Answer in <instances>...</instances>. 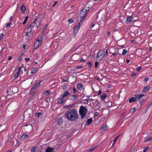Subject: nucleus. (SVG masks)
Returning a JSON list of instances; mask_svg holds the SVG:
<instances>
[{"mask_svg": "<svg viewBox=\"0 0 152 152\" xmlns=\"http://www.w3.org/2000/svg\"><path fill=\"white\" fill-rule=\"evenodd\" d=\"M107 96L105 94H104L100 96V98L102 100H104L105 99Z\"/></svg>", "mask_w": 152, "mask_h": 152, "instance_id": "obj_21", "label": "nucleus"}, {"mask_svg": "<svg viewBox=\"0 0 152 152\" xmlns=\"http://www.w3.org/2000/svg\"><path fill=\"white\" fill-rule=\"evenodd\" d=\"M80 61L82 62H84L85 61V60L83 59V58L80 60Z\"/></svg>", "mask_w": 152, "mask_h": 152, "instance_id": "obj_62", "label": "nucleus"}, {"mask_svg": "<svg viewBox=\"0 0 152 152\" xmlns=\"http://www.w3.org/2000/svg\"><path fill=\"white\" fill-rule=\"evenodd\" d=\"M95 79H96L98 81H99L100 80L99 77L97 78V77H95Z\"/></svg>", "mask_w": 152, "mask_h": 152, "instance_id": "obj_63", "label": "nucleus"}, {"mask_svg": "<svg viewBox=\"0 0 152 152\" xmlns=\"http://www.w3.org/2000/svg\"><path fill=\"white\" fill-rule=\"evenodd\" d=\"M39 42L36 41L34 43V49H37L39 47Z\"/></svg>", "mask_w": 152, "mask_h": 152, "instance_id": "obj_13", "label": "nucleus"}, {"mask_svg": "<svg viewBox=\"0 0 152 152\" xmlns=\"http://www.w3.org/2000/svg\"><path fill=\"white\" fill-rule=\"evenodd\" d=\"M137 74V73L136 72H133L132 73V74L131 75V76L132 77H134L136 76Z\"/></svg>", "mask_w": 152, "mask_h": 152, "instance_id": "obj_51", "label": "nucleus"}, {"mask_svg": "<svg viewBox=\"0 0 152 152\" xmlns=\"http://www.w3.org/2000/svg\"><path fill=\"white\" fill-rule=\"evenodd\" d=\"M13 17L12 16H11L10 19V21H11L13 19Z\"/></svg>", "mask_w": 152, "mask_h": 152, "instance_id": "obj_59", "label": "nucleus"}, {"mask_svg": "<svg viewBox=\"0 0 152 152\" xmlns=\"http://www.w3.org/2000/svg\"><path fill=\"white\" fill-rule=\"evenodd\" d=\"M82 23H81V21H80L78 23V25H77L76 27L74 28V32L75 37H76L77 32L80 28V24H81Z\"/></svg>", "mask_w": 152, "mask_h": 152, "instance_id": "obj_7", "label": "nucleus"}, {"mask_svg": "<svg viewBox=\"0 0 152 152\" xmlns=\"http://www.w3.org/2000/svg\"><path fill=\"white\" fill-rule=\"evenodd\" d=\"M150 88V86H145L142 89V92H145L148 90Z\"/></svg>", "mask_w": 152, "mask_h": 152, "instance_id": "obj_17", "label": "nucleus"}, {"mask_svg": "<svg viewBox=\"0 0 152 152\" xmlns=\"http://www.w3.org/2000/svg\"><path fill=\"white\" fill-rule=\"evenodd\" d=\"M102 93V92L101 90H99V92L97 94L98 95H99L101 94Z\"/></svg>", "mask_w": 152, "mask_h": 152, "instance_id": "obj_53", "label": "nucleus"}, {"mask_svg": "<svg viewBox=\"0 0 152 152\" xmlns=\"http://www.w3.org/2000/svg\"><path fill=\"white\" fill-rule=\"evenodd\" d=\"M61 97H59L57 99V102L60 104H63L67 100V99L63 97L62 95H61Z\"/></svg>", "mask_w": 152, "mask_h": 152, "instance_id": "obj_6", "label": "nucleus"}, {"mask_svg": "<svg viewBox=\"0 0 152 152\" xmlns=\"http://www.w3.org/2000/svg\"><path fill=\"white\" fill-rule=\"evenodd\" d=\"M152 105V103H151L145 109L144 111V112L145 113H146L148 109V108L149 107L151 106Z\"/></svg>", "mask_w": 152, "mask_h": 152, "instance_id": "obj_31", "label": "nucleus"}, {"mask_svg": "<svg viewBox=\"0 0 152 152\" xmlns=\"http://www.w3.org/2000/svg\"><path fill=\"white\" fill-rule=\"evenodd\" d=\"M136 100V98L135 97H132L130 98L129 100V102L130 103H132Z\"/></svg>", "mask_w": 152, "mask_h": 152, "instance_id": "obj_20", "label": "nucleus"}, {"mask_svg": "<svg viewBox=\"0 0 152 152\" xmlns=\"http://www.w3.org/2000/svg\"><path fill=\"white\" fill-rule=\"evenodd\" d=\"M105 53L104 54V56L105 57H106L108 55V49L107 48H104V49H103V50L104 51H105Z\"/></svg>", "mask_w": 152, "mask_h": 152, "instance_id": "obj_22", "label": "nucleus"}, {"mask_svg": "<svg viewBox=\"0 0 152 152\" xmlns=\"http://www.w3.org/2000/svg\"><path fill=\"white\" fill-rule=\"evenodd\" d=\"M37 70V67H34L31 69V73L32 74L35 73Z\"/></svg>", "mask_w": 152, "mask_h": 152, "instance_id": "obj_25", "label": "nucleus"}, {"mask_svg": "<svg viewBox=\"0 0 152 152\" xmlns=\"http://www.w3.org/2000/svg\"><path fill=\"white\" fill-rule=\"evenodd\" d=\"M149 80V78L148 77H146L144 79V82H146Z\"/></svg>", "mask_w": 152, "mask_h": 152, "instance_id": "obj_46", "label": "nucleus"}, {"mask_svg": "<svg viewBox=\"0 0 152 152\" xmlns=\"http://www.w3.org/2000/svg\"><path fill=\"white\" fill-rule=\"evenodd\" d=\"M118 49L117 48H115L114 50V51L116 53L117 52L118 54H119V53L118 52Z\"/></svg>", "mask_w": 152, "mask_h": 152, "instance_id": "obj_56", "label": "nucleus"}, {"mask_svg": "<svg viewBox=\"0 0 152 152\" xmlns=\"http://www.w3.org/2000/svg\"><path fill=\"white\" fill-rule=\"evenodd\" d=\"M104 57V54L103 55L102 50H100L96 56V58L98 60L101 61Z\"/></svg>", "mask_w": 152, "mask_h": 152, "instance_id": "obj_5", "label": "nucleus"}, {"mask_svg": "<svg viewBox=\"0 0 152 152\" xmlns=\"http://www.w3.org/2000/svg\"><path fill=\"white\" fill-rule=\"evenodd\" d=\"M57 3H58L57 1H55L54 2V4L52 5V7H55V6L57 4Z\"/></svg>", "mask_w": 152, "mask_h": 152, "instance_id": "obj_52", "label": "nucleus"}, {"mask_svg": "<svg viewBox=\"0 0 152 152\" xmlns=\"http://www.w3.org/2000/svg\"><path fill=\"white\" fill-rule=\"evenodd\" d=\"M65 115L67 119L71 121H76L78 118L77 110L75 108L69 109L67 110Z\"/></svg>", "mask_w": 152, "mask_h": 152, "instance_id": "obj_1", "label": "nucleus"}, {"mask_svg": "<svg viewBox=\"0 0 152 152\" xmlns=\"http://www.w3.org/2000/svg\"><path fill=\"white\" fill-rule=\"evenodd\" d=\"M98 64V63L97 61H96L95 62V67L96 68L97 67Z\"/></svg>", "mask_w": 152, "mask_h": 152, "instance_id": "obj_50", "label": "nucleus"}, {"mask_svg": "<svg viewBox=\"0 0 152 152\" xmlns=\"http://www.w3.org/2000/svg\"><path fill=\"white\" fill-rule=\"evenodd\" d=\"M47 27H48V25L47 24L45 25L44 28L43 30L42 31V33L43 34V33H44L45 32V31H46L47 29Z\"/></svg>", "mask_w": 152, "mask_h": 152, "instance_id": "obj_30", "label": "nucleus"}, {"mask_svg": "<svg viewBox=\"0 0 152 152\" xmlns=\"http://www.w3.org/2000/svg\"><path fill=\"white\" fill-rule=\"evenodd\" d=\"M63 120L62 118H58L56 119V122L58 125L61 124L63 122Z\"/></svg>", "mask_w": 152, "mask_h": 152, "instance_id": "obj_10", "label": "nucleus"}, {"mask_svg": "<svg viewBox=\"0 0 152 152\" xmlns=\"http://www.w3.org/2000/svg\"><path fill=\"white\" fill-rule=\"evenodd\" d=\"M77 87L79 90H82L83 88V86L82 84L81 83H78L77 85Z\"/></svg>", "mask_w": 152, "mask_h": 152, "instance_id": "obj_12", "label": "nucleus"}, {"mask_svg": "<svg viewBox=\"0 0 152 152\" xmlns=\"http://www.w3.org/2000/svg\"><path fill=\"white\" fill-rule=\"evenodd\" d=\"M42 81L40 80H38L37 81L35 82L34 84L32 87L31 90H32L36 88H38L40 86V83H41Z\"/></svg>", "mask_w": 152, "mask_h": 152, "instance_id": "obj_4", "label": "nucleus"}, {"mask_svg": "<svg viewBox=\"0 0 152 152\" xmlns=\"http://www.w3.org/2000/svg\"><path fill=\"white\" fill-rule=\"evenodd\" d=\"M86 64L88 65V67L89 68H91L92 67V64L90 62H88L86 63Z\"/></svg>", "mask_w": 152, "mask_h": 152, "instance_id": "obj_32", "label": "nucleus"}, {"mask_svg": "<svg viewBox=\"0 0 152 152\" xmlns=\"http://www.w3.org/2000/svg\"><path fill=\"white\" fill-rule=\"evenodd\" d=\"M4 35V34L2 33H1L0 34V40L2 39L3 38V37Z\"/></svg>", "mask_w": 152, "mask_h": 152, "instance_id": "obj_49", "label": "nucleus"}, {"mask_svg": "<svg viewBox=\"0 0 152 152\" xmlns=\"http://www.w3.org/2000/svg\"><path fill=\"white\" fill-rule=\"evenodd\" d=\"M34 96H31L27 101V103H29V102H31L34 99Z\"/></svg>", "mask_w": 152, "mask_h": 152, "instance_id": "obj_26", "label": "nucleus"}, {"mask_svg": "<svg viewBox=\"0 0 152 152\" xmlns=\"http://www.w3.org/2000/svg\"><path fill=\"white\" fill-rule=\"evenodd\" d=\"M36 148L35 147H33L32 148L31 150V152H35Z\"/></svg>", "mask_w": 152, "mask_h": 152, "instance_id": "obj_44", "label": "nucleus"}, {"mask_svg": "<svg viewBox=\"0 0 152 152\" xmlns=\"http://www.w3.org/2000/svg\"><path fill=\"white\" fill-rule=\"evenodd\" d=\"M62 81L63 82H66V79H63L62 80Z\"/></svg>", "mask_w": 152, "mask_h": 152, "instance_id": "obj_60", "label": "nucleus"}, {"mask_svg": "<svg viewBox=\"0 0 152 152\" xmlns=\"http://www.w3.org/2000/svg\"><path fill=\"white\" fill-rule=\"evenodd\" d=\"M133 19V17L132 16H128L126 19V21L128 22L129 23L132 21Z\"/></svg>", "mask_w": 152, "mask_h": 152, "instance_id": "obj_14", "label": "nucleus"}, {"mask_svg": "<svg viewBox=\"0 0 152 152\" xmlns=\"http://www.w3.org/2000/svg\"><path fill=\"white\" fill-rule=\"evenodd\" d=\"M141 69V67L140 66L137 67L136 68V70L137 72H139Z\"/></svg>", "mask_w": 152, "mask_h": 152, "instance_id": "obj_37", "label": "nucleus"}, {"mask_svg": "<svg viewBox=\"0 0 152 152\" xmlns=\"http://www.w3.org/2000/svg\"><path fill=\"white\" fill-rule=\"evenodd\" d=\"M41 18H36L34 22V23H35L36 25V27L38 28V26L41 22Z\"/></svg>", "mask_w": 152, "mask_h": 152, "instance_id": "obj_8", "label": "nucleus"}, {"mask_svg": "<svg viewBox=\"0 0 152 152\" xmlns=\"http://www.w3.org/2000/svg\"><path fill=\"white\" fill-rule=\"evenodd\" d=\"M18 75H19V74L16 72L15 74L14 75V78L16 79L18 77Z\"/></svg>", "mask_w": 152, "mask_h": 152, "instance_id": "obj_34", "label": "nucleus"}, {"mask_svg": "<svg viewBox=\"0 0 152 152\" xmlns=\"http://www.w3.org/2000/svg\"><path fill=\"white\" fill-rule=\"evenodd\" d=\"M144 96L143 94H141L140 95H137L135 96V97L137 99H139L142 98L143 96Z\"/></svg>", "mask_w": 152, "mask_h": 152, "instance_id": "obj_19", "label": "nucleus"}, {"mask_svg": "<svg viewBox=\"0 0 152 152\" xmlns=\"http://www.w3.org/2000/svg\"><path fill=\"white\" fill-rule=\"evenodd\" d=\"M92 121V118H90L88 119L86 122V124L87 125H89L91 124V123Z\"/></svg>", "mask_w": 152, "mask_h": 152, "instance_id": "obj_24", "label": "nucleus"}, {"mask_svg": "<svg viewBox=\"0 0 152 152\" xmlns=\"http://www.w3.org/2000/svg\"><path fill=\"white\" fill-rule=\"evenodd\" d=\"M28 33H29V32L28 31L26 32L25 33V35L27 36L28 34Z\"/></svg>", "mask_w": 152, "mask_h": 152, "instance_id": "obj_61", "label": "nucleus"}, {"mask_svg": "<svg viewBox=\"0 0 152 152\" xmlns=\"http://www.w3.org/2000/svg\"><path fill=\"white\" fill-rule=\"evenodd\" d=\"M33 26L32 25H30L28 26L27 27V29H28L29 28H33Z\"/></svg>", "mask_w": 152, "mask_h": 152, "instance_id": "obj_39", "label": "nucleus"}, {"mask_svg": "<svg viewBox=\"0 0 152 152\" xmlns=\"http://www.w3.org/2000/svg\"><path fill=\"white\" fill-rule=\"evenodd\" d=\"M41 113H36L35 115L36 116L39 117L41 115Z\"/></svg>", "mask_w": 152, "mask_h": 152, "instance_id": "obj_41", "label": "nucleus"}, {"mask_svg": "<svg viewBox=\"0 0 152 152\" xmlns=\"http://www.w3.org/2000/svg\"><path fill=\"white\" fill-rule=\"evenodd\" d=\"M54 150V148L48 147L46 149L45 152H53Z\"/></svg>", "mask_w": 152, "mask_h": 152, "instance_id": "obj_16", "label": "nucleus"}, {"mask_svg": "<svg viewBox=\"0 0 152 152\" xmlns=\"http://www.w3.org/2000/svg\"><path fill=\"white\" fill-rule=\"evenodd\" d=\"M21 56H19L18 57V58L17 59V60H18V62H20L21 61Z\"/></svg>", "mask_w": 152, "mask_h": 152, "instance_id": "obj_43", "label": "nucleus"}, {"mask_svg": "<svg viewBox=\"0 0 152 152\" xmlns=\"http://www.w3.org/2000/svg\"><path fill=\"white\" fill-rule=\"evenodd\" d=\"M115 143L116 142H113V143L112 144V146L111 147V148H112V147H113L115 145Z\"/></svg>", "mask_w": 152, "mask_h": 152, "instance_id": "obj_58", "label": "nucleus"}, {"mask_svg": "<svg viewBox=\"0 0 152 152\" xmlns=\"http://www.w3.org/2000/svg\"><path fill=\"white\" fill-rule=\"evenodd\" d=\"M87 112V109L83 106L80 107L79 109V114L82 119L84 118Z\"/></svg>", "mask_w": 152, "mask_h": 152, "instance_id": "obj_2", "label": "nucleus"}, {"mask_svg": "<svg viewBox=\"0 0 152 152\" xmlns=\"http://www.w3.org/2000/svg\"><path fill=\"white\" fill-rule=\"evenodd\" d=\"M112 55H113L114 56H117V54L116 53H112Z\"/></svg>", "mask_w": 152, "mask_h": 152, "instance_id": "obj_64", "label": "nucleus"}, {"mask_svg": "<svg viewBox=\"0 0 152 152\" xmlns=\"http://www.w3.org/2000/svg\"><path fill=\"white\" fill-rule=\"evenodd\" d=\"M127 52V51L125 49H124L123 51V52H122V54L123 55H125L126 54Z\"/></svg>", "mask_w": 152, "mask_h": 152, "instance_id": "obj_40", "label": "nucleus"}, {"mask_svg": "<svg viewBox=\"0 0 152 152\" xmlns=\"http://www.w3.org/2000/svg\"><path fill=\"white\" fill-rule=\"evenodd\" d=\"M12 56H10L8 58V60L9 61H10L12 59Z\"/></svg>", "mask_w": 152, "mask_h": 152, "instance_id": "obj_57", "label": "nucleus"}, {"mask_svg": "<svg viewBox=\"0 0 152 152\" xmlns=\"http://www.w3.org/2000/svg\"><path fill=\"white\" fill-rule=\"evenodd\" d=\"M11 24V23H6V26L7 27H10Z\"/></svg>", "mask_w": 152, "mask_h": 152, "instance_id": "obj_47", "label": "nucleus"}, {"mask_svg": "<svg viewBox=\"0 0 152 152\" xmlns=\"http://www.w3.org/2000/svg\"><path fill=\"white\" fill-rule=\"evenodd\" d=\"M74 21L72 19H70L69 20L68 22H69V23H71L73 22Z\"/></svg>", "mask_w": 152, "mask_h": 152, "instance_id": "obj_45", "label": "nucleus"}, {"mask_svg": "<svg viewBox=\"0 0 152 152\" xmlns=\"http://www.w3.org/2000/svg\"><path fill=\"white\" fill-rule=\"evenodd\" d=\"M24 59L25 60V61H28L30 60V58H25Z\"/></svg>", "mask_w": 152, "mask_h": 152, "instance_id": "obj_55", "label": "nucleus"}, {"mask_svg": "<svg viewBox=\"0 0 152 152\" xmlns=\"http://www.w3.org/2000/svg\"><path fill=\"white\" fill-rule=\"evenodd\" d=\"M83 68V67L80 65H78L76 66V69H81Z\"/></svg>", "mask_w": 152, "mask_h": 152, "instance_id": "obj_48", "label": "nucleus"}, {"mask_svg": "<svg viewBox=\"0 0 152 152\" xmlns=\"http://www.w3.org/2000/svg\"><path fill=\"white\" fill-rule=\"evenodd\" d=\"M121 134H119L118 136H117V137H116L115 139H114L113 140V142H116L117 140H118V138H119L120 136L121 135Z\"/></svg>", "mask_w": 152, "mask_h": 152, "instance_id": "obj_28", "label": "nucleus"}, {"mask_svg": "<svg viewBox=\"0 0 152 152\" xmlns=\"http://www.w3.org/2000/svg\"><path fill=\"white\" fill-rule=\"evenodd\" d=\"M28 17L27 16H26L25 17V20H24V21H23V24H25L26 23V21H27V20H28Z\"/></svg>", "mask_w": 152, "mask_h": 152, "instance_id": "obj_35", "label": "nucleus"}, {"mask_svg": "<svg viewBox=\"0 0 152 152\" xmlns=\"http://www.w3.org/2000/svg\"><path fill=\"white\" fill-rule=\"evenodd\" d=\"M108 127L106 124H104L102 125L101 127L100 130L102 131H105L108 129Z\"/></svg>", "mask_w": 152, "mask_h": 152, "instance_id": "obj_9", "label": "nucleus"}, {"mask_svg": "<svg viewBox=\"0 0 152 152\" xmlns=\"http://www.w3.org/2000/svg\"><path fill=\"white\" fill-rule=\"evenodd\" d=\"M50 93V90H48L45 91L44 92V94L45 96H47L49 95Z\"/></svg>", "mask_w": 152, "mask_h": 152, "instance_id": "obj_23", "label": "nucleus"}, {"mask_svg": "<svg viewBox=\"0 0 152 152\" xmlns=\"http://www.w3.org/2000/svg\"><path fill=\"white\" fill-rule=\"evenodd\" d=\"M152 139V135L150 136L149 138L146 140V142H148L151 140Z\"/></svg>", "mask_w": 152, "mask_h": 152, "instance_id": "obj_42", "label": "nucleus"}, {"mask_svg": "<svg viewBox=\"0 0 152 152\" xmlns=\"http://www.w3.org/2000/svg\"><path fill=\"white\" fill-rule=\"evenodd\" d=\"M87 11L86 9H83L80 12V17L79 18V22L81 21V23L85 19V17L87 14Z\"/></svg>", "mask_w": 152, "mask_h": 152, "instance_id": "obj_3", "label": "nucleus"}, {"mask_svg": "<svg viewBox=\"0 0 152 152\" xmlns=\"http://www.w3.org/2000/svg\"><path fill=\"white\" fill-rule=\"evenodd\" d=\"M73 90L74 93H76L77 91V90L75 88H73Z\"/></svg>", "mask_w": 152, "mask_h": 152, "instance_id": "obj_54", "label": "nucleus"}, {"mask_svg": "<svg viewBox=\"0 0 152 152\" xmlns=\"http://www.w3.org/2000/svg\"><path fill=\"white\" fill-rule=\"evenodd\" d=\"M135 110V108H132L130 111V112L131 113H133Z\"/></svg>", "mask_w": 152, "mask_h": 152, "instance_id": "obj_36", "label": "nucleus"}, {"mask_svg": "<svg viewBox=\"0 0 152 152\" xmlns=\"http://www.w3.org/2000/svg\"><path fill=\"white\" fill-rule=\"evenodd\" d=\"M77 99V96L76 95H74L72 96L69 99L72 100H74Z\"/></svg>", "mask_w": 152, "mask_h": 152, "instance_id": "obj_18", "label": "nucleus"}, {"mask_svg": "<svg viewBox=\"0 0 152 152\" xmlns=\"http://www.w3.org/2000/svg\"><path fill=\"white\" fill-rule=\"evenodd\" d=\"M43 36V34L42 33L40 36H39L38 39H37V41L39 42L40 43L42 42V41Z\"/></svg>", "mask_w": 152, "mask_h": 152, "instance_id": "obj_11", "label": "nucleus"}, {"mask_svg": "<svg viewBox=\"0 0 152 152\" xmlns=\"http://www.w3.org/2000/svg\"><path fill=\"white\" fill-rule=\"evenodd\" d=\"M70 94V93L69 92L67 91H66L64 92V93L63 94V95H62V96H63V97H64L66 98V97L68 95Z\"/></svg>", "mask_w": 152, "mask_h": 152, "instance_id": "obj_15", "label": "nucleus"}, {"mask_svg": "<svg viewBox=\"0 0 152 152\" xmlns=\"http://www.w3.org/2000/svg\"><path fill=\"white\" fill-rule=\"evenodd\" d=\"M28 137V135L26 134H23L21 136V138L22 139H23L27 137Z\"/></svg>", "mask_w": 152, "mask_h": 152, "instance_id": "obj_29", "label": "nucleus"}, {"mask_svg": "<svg viewBox=\"0 0 152 152\" xmlns=\"http://www.w3.org/2000/svg\"><path fill=\"white\" fill-rule=\"evenodd\" d=\"M149 147H146L145 148L143 151V152H146L147 150L149 149Z\"/></svg>", "mask_w": 152, "mask_h": 152, "instance_id": "obj_38", "label": "nucleus"}, {"mask_svg": "<svg viewBox=\"0 0 152 152\" xmlns=\"http://www.w3.org/2000/svg\"><path fill=\"white\" fill-rule=\"evenodd\" d=\"M26 8L23 5H22L20 7V10L22 11L23 12H24Z\"/></svg>", "mask_w": 152, "mask_h": 152, "instance_id": "obj_27", "label": "nucleus"}, {"mask_svg": "<svg viewBox=\"0 0 152 152\" xmlns=\"http://www.w3.org/2000/svg\"><path fill=\"white\" fill-rule=\"evenodd\" d=\"M96 147H92L88 150V152H91L92 151L94 150L96 148Z\"/></svg>", "mask_w": 152, "mask_h": 152, "instance_id": "obj_33", "label": "nucleus"}]
</instances>
